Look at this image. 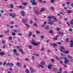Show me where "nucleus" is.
Instances as JSON below:
<instances>
[{
    "label": "nucleus",
    "mask_w": 73,
    "mask_h": 73,
    "mask_svg": "<svg viewBox=\"0 0 73 73\" xmlns=\"http://www.w3.org/2000/svg\"><path fill=\"white\" fill-rule=\"evenodd\" d=\"M66 4L67 5H69V4H70V3L69 2H67L66 3Z\"/></svg>",
    "instance_id": "nucleus-43"
},
{
    "label": "nucleus",
    "mask_w": 73,
    "mask_h": 73,
    "mask_svg": "<svg viewBox=\"0 0 73 73\" xmlns=\"http://www.w3.org/2000/svg\"><path fill=\"white\" fill-rule=\"evenodd\" d=\"M60 48L61 49H64L65 48V47L63 46H61L60 47Z\"/></svg>",
    "instance_id": "nucleus-19"
},
{
    "label": "nucleus",
    "mask_w": 73,
    "mask_h": 73,
    "mask_svg": "<svg viewBox=\"0 0 73 73\" xmlns=\"http://www.w3.org/2000/svg\"><path fill=\"white\" fill-rule=\"evenodd\" d=\"M5 46H6L5 45H4L3 46V49H4V48H5Z\"/></svg>",
    "instance_id": "nucleus-60"
},
{
    "label": "nucleus",
    "mask_w": 73,
    "mask_h": 73,
    "mask_svg": "<svg viewBox=\"0 0 73 73\" xmlns=\"http://www.w3.org/2000/svg\"><path fill=\"white\" fill-rule=\"evenodd\" d=\"M64 63L65 64H68V63H69V60H68V59H66V60H65V61H64Z\"/></svg>",
    "instance_id": "nucleus-3"
},
{
    "label": "nucleus",
    "mask_w": 73,
    "mask_h": 73,
    "mask_svg": "<svg viewBox=\"0 0 73 73\" xmlns=\"http://www.w3.org/2000/svg\"><path fill=\"white\" fill-rule=\"evenodd\" d=\"M9 30H7V31H5L4 33L5 34H6V33H9Z\"/></svg>",
    "instance_id": "nucleus-13"
},
{
    "label": "nucleus",
    "mask_w": 73,
    "mask_h": 73,
    "mask_svg": "<svg viewBox=\"0 0 73 73\" xmlns=\"http://www.w3.org/2000/svg\"><path fill=\"white\" fill-rule=\"evenodd\" d=\"M34 25L35 27H37V24L36 23L34 24Z\"/></svg>",
    "instance_id": "nucleus-53"
},
{
    "label": "nucleus",
    "mask_w": 73,
    "mask_h": 73,
    "mask_svg": "<svg viewBox=\"0 0 73 73\" xmlns=\"http://www.w3.org/2000/svg\"><path fill=\"white\" fill-rule=\"evenodd\" d=\"M15 54H16V55L17 56H19V54L18 53H15Z\"/></svg>",
    "instance_id": "nucleus-59"
},
{
    "label": "nucleus",
    "mask_w": 73,
    "mask_h": 73,
    "mask_svg": "<svg viewBox=\"0 0 73 73\" xmlns=\"http://www.w3.org/2000/svg\"><path fill=\"white\" fill-rule=\"evenodd\" d=\"M31 44H33L34 45V46H37L38 45V44H40V42H38V43H37L35 42H31Z\"/></svg>",
    "instance_id": "nucleus-1"
},
{
    "label": "nucleus",
    "mask_w": 73,
    "mask_h": 73,
    "mask_svg": "<svg viewBox=\"0 0 73 73\" xmlns=\"http://www.w3.org/2000/svg\"><path fill=\"white\" fill-rule=\"evenodd\" d=\"M40 64H41V65H45V63L42 62H41Z\"/></svg>",
    "instance_id": "nucleus-36"
},
{
    "label": "nucleus",
    "mask_w": 73,
    "mask_h": 73,
    "mask_svg": "<svg viewBox=\"0 0 73 73\" xmlns=\"http://www.w3.org/2000/svg\"><path fill=\"white\" fill-rule=\"evenodd\" d=\"M54 61H55L54 60V59H51V61L52 62H54Z\"/></svg>",
    "instance_id": "nucleus-23"
},
{
    "label": "nucleus",
    "mask_w": 73,
    "mask_h": 73,
    "mask_svg": "<svg viewBox=\"0 0 73 73\" xmlns=\"http://www.w3.org/2000/svg\"><path fill=\"white\" fill-rule=\"evenodd\" d=\"M53 70L54 71V72H55L56 70V69L55 68H53Z\"/></svg>",
    "instance_id": "nucleus-45"
},
{
    "label": "nucleus",
    "mask_w": 73,
    "mask_h": 73,
    "mask_svg": "<svg viewBox=\"0 0 73 73\" xmlns=\"http://www.w3.org/2000/svg\"><path fill=\"white\" fill-rule=\"evenodd\" d=\"M53 67L52 65L50 64L48 66V68L49 69H52V67Z\"/></svg>",
    "instance_id": "nucleus-4"
},
{
    "label": "nucleus",
    "mask_w": 73,
    "mask_h": 73,
    "mask_svg": "<svg viewBox=\"0 0 73 73\" xmlns=\"http://www.w3.org/2000/svg\"><path fill=\"white\" fill-rule=\"evenodd\" d=\"M9 40H11L12 39V38L11 36H10L9 38Z\"/></svg>",
    "instance_id": "nucleus-30"
},
{
    "label": "nucleus",
    "mask_w": 73,
    "mask_h": 73,
    "mask_svg": "<svg viewBox=\"0 0 73 73\" xmlns=\"http://www.w3.org/2000/svg\"><path fill=\"white\" fill-rule=\"evenodd\" d=\"M63 60H66L67 59V58H66L65 57H63Z\"/></svg>",
    "instance_id": "nucleus-46"
},
{
    "label": "nucleus",
    "mask_w": 73,
    "mask_h": 73,
    "mask_svg": "<svg viewBox=\"0 0 73 73\" xmlns=\"http://www.w3.org/2000/svg\"><path fill=\"white\" fill-rule=\"evenodd\" d=\"M22 21L24 23H27V22L25 20H24V19H23Z\"/></svg>",
    "instance_id": "nucleus-38"
},
{
    "label": "nucleus",
    "mask_w": 73,
    "mask_h": 73,
    "mask_svg": "<svg viewBox=\"0 0 73 73\" xmlns=\"http://www.w3.org/2000/svg\"><path fill=\"white\" fill-rule=\"evenodd\" d=\"M35 1V0H30V1L32 3H34Z\"/></svg>",
    "instance_id": "nucleus-26"
},
{
    "label": "nucleus",
    "mask_w": 73,
    "mask_h": 73,
    "mask_svg": "<svg viewBox=\"0 0 73 73\" xmlns=\"http://www.w3.org/2000/svg\"><path fill=\"white\" fill-rule=\"evenodd\" d=\"M14 32H16V33H17V32H18L19 31H18L16 30H14Z\"/></svg>",
    "instance_id": "nucleus-35"
},
{
    "label": "nucleus",
    "mask_w": 73,
    "mask_h": 73,
    "mask_svg": "<svg viewBox=\"0 0 73 73\" xmlns=\"http://www.w3.org/2000/svg\"><path fill=\"white\" fill-rule=\"evenodd\" d=\"M36 33H40L39 32V31H36Z\"/></svg>",
    "instance_id": "nucleus-44"
},
{
    "label": "nucleus",
    "mask_w": 73,
    "mask_h": 73,
    "mask_svg": "<svg viewBox=\"0 0 73 73\" xmlns=\"http://www.w3.org/2000/svg\"><path fill=\"white\" fill-rule=\"evenodd\" d=\"M68 13H72V11L70 10H68Z\"/></svg>",
    "instance_id": "nucleus-22"
},
{
    "label": "nucleus",
    "mask_w": 73,
    "mask_h": 73,
    "mask_svg": "<svg viewBox=\"0 0 73 73\" xmlns=\"http://www.w3.org/2000/svg\"><path fill=\"white\" fill-rule=\"evenodd\" d=\"M34 13L36 15H38V12L35 11Z\"/></svg>",
    "instance_id": "nucleus-25"
},
{
    "label": "nucleus",
    "mask_w": 73,
    "mask_h": 73,
    "mask_svg": "<svg viewBox=\"0 0 73 73\" xmlns=\"http://www.w3.org/2000/svg\"><path fill=\"white\" fill-rule=\"evenodd\" d=\"M6 63H7V62H4L3 64V65H5V64H6Z\"/></svg>",
    "instance_id": "nucleus-49"
},
{
    "label": "nucleus",
    "mask_w": 73,
    "mask_h": 73,
    "mask_svg": "<svg viewBox=\"0 0 73 73\" xmlns=\"http://www.w3.org/2000/svg\"><path fill=\"white\" fill-rule=\"evenodd\" d=\"M25 60L26 61H29V59H28L26 58L25 59Z\"/></svg>",
    "instance_id": "nucleus-50"
},
{
    "label": "nucleus",
    "mask_w": 73,
    "mask_h": 73,
    "mask_svg": "<svg viewBox=\"0 0 73 73\" xmlns=\"http://www.w3.org/2000/svg\"><path fill=\"white\" fill-rule=\"evenodd\" d=\"M54 19L55 21H57L58 20L57 19V18H56V17H55V18H54Z\"/></svg>",
    "instance_id": "nucleus-27"
},
{
    "label": "nucleus",
    "mask_w": 73,
    "mask_h": 73,
    "mask_svg": "<svg viewBox=\"0 0 73 73\" xmlns=\"http://www.w3.org/2000/svg\"><path fill=\"white\" fill-rule=\"evenodd\" d=\"M38 1L40 3H42V1L41 0H38Z\"/></svg>",
    "instance_id": "nucleus-51"
},
{
    "label": "nucleus",
    "mask_w": 73,
    "mask_h": 73,
    "mask_svg": "<svg viewBox=\"0 0 73 73\" xmlns=\"http://www.w3.org/2000/svg\"><path fill=\"white\" fill-rule=\"evenodd\" d=\"M51 10H52V11H54V8L53 7H51Z\"/></svg>",
    "instance_id": "nucleus-16"
},
{
    "label": "nucleus",
    "mask_w": 73,
    "mask_h": 73,
    "mask_svg": "<svg viewBox=\"0 0 73 73\" xmlns=\"http://www.w3.org/2000/svg\"><path fill=\"white\" fill-rule=\"evenodd\" d=\"M59 69H60V72H62V68L60 67Z\"/></svg>",
    "instance_id": "nucleus-39"
},
{
    "label": "nucleus",
    "mask_w": 73,
    "mask_h": 73,
    "mask_svg": "<svg viewBox=\"0 0 73 73\" xmlns=\"http://www.w3.org/2000/svg\"><path fill=\"white\" fill-rule=\"evenodd\" d=\"M32 35V33L31 32H30L29 33V37H30V36H31V35Z\"/></svg>",
    "instance_id": "nucleus-15"
},
{
    "label": "nucleus",
    "mask_w": 73,
    "mask_h": 73,
    "mask_svg": "<svg viewBox=\"0 0 73 73\" xmlns=\"http://www.w3.org/2000/svg\"><path fill=\"white\" fill-rule=\"evenodd\" d=\"M56 29H57V31H60V29L58 27H56Z\"/></svg>",
    "instance_id": "nucleus-61"
},
{
    "label": "nucleus",
    "mask_w": 73,
    "mask_h": 73,
    "mask_svg": "<svg viewBox=\"0 0 73 73\" xmlns=\"http://www.w3.org/2000/svg\"><path fill=\"white\" fill-rule=\"evenodd\" d=\"M70 48H73V44L72 43H70Z\"/></svg>",
    "instance_id": "nucleus-18"
},
{
    "label": "nucleus",
    "mask_w": 73,
    "mask_h": 73,
    "mask_svg": "<svg viewBox=\"0 0 73 73\" xmlns=\"http://www.w3.org/2000/svg\"><path fill=\"white\" fill-rule=\"evenodd\" d=\"M32 4L34 5H36V3L34 2L32 3Z\"/></svg>",
    "instance_id": "nucleus-24"
},
{
    "label": "nucleus",
    "mask_w": 73,
    "mask_h": 73,
    "mask_svg": "<svg viewBox=\"0 0 73 73\" xmlns=\"http://www.w3.org/2000/svg\"><path fill=\"white\" fill-rule=\"evenodd\" d=\"M70 23L72 25H73V23L72 22L70 21Z\"/></svg>",
    "instance_id": "nucleus-64"
},
{
    "label": "nucleus",
    "mask_w": 73,
    "mask_h": 73,
    "mask_svg": "<svg viewBox=\"0 0 73 73\" xmlns=\"http://www.w3.org/2000/svg\"><path fill=\"white\" fill-rule=\"evenodd\" d=\"M25 71L26 73H29V70L28 69H26L25 70Z\"/></svg>",
    "instance_id": "nucleus-14"
},
{
    "label": "nucleus",
    "mask_w": 73,
    "mask_h": 73,
    "mask_svg": "<svg viewBox=\"0 0 73 73\" xmlns=\"http://www.w3.org/2000/svg\"><path fill=\"white\" fill-rule=\"evenodd\" d=\"M55 2V0H51L50 1V2L51 3H54Z\"/></svg>",
    "instance_id": "nucleus-17"
},
{
    "label": "nucleus",
    "mask_w": 73,
    "mask_h": 73,
    "mask_svg": "<svg viewBox=\"0 0 73 73\" xmlns=\"http://www.w3.org/2000/svg\"><path fill=\"white\" fill-rule=\"evenodd\" d=\"M42 68H44V66H42V65H41V64H40L38 66V68H40V67Z\"/></svg>",
    "instance_id": "nucleus-10"
},
{
    "label": "nucleus",
    "mask_w": 73,
    "mask_h": 73,
    "mask_svg": "<svg viewBox=\"0 0 73 73\" xmlns=\"http://www.w3.org/2000/svg\"><path fill=\"white\" fill-rule=\"evenodd\" d=\"M25 25L26 27H29V25L28 24H25Z\"/></svg>",
    "instance_id": "nucleus-41"
},
{
    "label": "nucleus",
    "mask_w": 73,
    "mask_h": 73,
    "mask_svg": "<svg viewBox=\"0 0 73 73\" xmlns=\"http://www.w3.org/2000/svg\"><path fill=\"white\" fill-rule=\"evenodd\" d=\"M10 16H12L13 17H15L16 16V15L15 14H12V13H10Z\"/></svg>",
    "instance_id": "nucleus-2"
},
{
    "label": "nucleus",
    "mask_w": 73,
    "mask_h": 73,
    "mask_svg": "<svg viewBox=\"0 0 73 73\" xmlns=\"http://www.w3.org/2000/svg\"><path fill=\"white\" fill-rule=\"evenodd\" d=\"M19 7L21 9L23 8V7H22L21 5H20L19 6Z\"/></svg>",
    "instance_id": "nucleus-54"
},
{
    "label": "nucleus",
    "mask_w": 73,
    "mask_h": 73,
    "mask_svg": "<svg viewBox=\"0 0 73 73\" xmlns=\"http://www.w3.org/2000/svg\"><path fill=\"white\" fill-rule=\"evenodd\" d=\"M60 54L62 56H64V54H63L60 53Z\"/></svg>",
    "instance_id": "nucleus-57"
},
{
    "label": "nucleus",
    "mask_w": 73,
    "mask_h": 73,
    "mask_svg": "<svg viewBox=\"0 0 73 73\" xmlns=\"http://www.w3.org/2000/svg\"><path fill=\"white\" fill-rule=\"evenodd\" d=\"M49 27L48 26H47L45 27V29H49Z\"/></svg>",
    "instance_id": "nucleus-40"
},
{
    "label": "nucleus",
    "mask_w": 73,
    "mask_h": 73,
    "mask_svg": "<svg viewBox=\"0 0 73 73\" xmlns=\"http://www.w3.org/2000/svg\"><path fill=\"white\" fill-rule=\"evenodd\" d=\"M64 19L65 21H67L68 20V19H67V18H64Z\"/></svg>",
    "instance_id": "nucleus-56"
},
{
    "label": "nucleus",
    "mask_w": 73,
    "mask_h": 73,
    "mask_svg": "<svg viewBox=\"0 0 73 73\" xmlns=\"http://www.w3.org/2000/svg\"><path fill=\"white\" fill-rule=\"evenodd\" d=\"M33 37H34V38H35V37H36V36H35V35H33Z\"/></svg>",
    "instance_id": "nucleus-63"
},
{
    "label": "nucleus",
    "mask_w": 73,
    "mask_h": 73,
    "mask_svg": "<svg viewBox=\"0 0 73 73\" xmlns=\"http://www.w3.org/2000/svg\"><path fill=\"white\" fill-rule=\"evenodd\" d=\"M17 66H20V63H18L17 64Z\"/></svg>",
    "instance_id": "nucleus-32"
},
{
    "label": "nucleus",
    "mask_w": 73,
    "mask_h": 73,
    "mask_svg": "<svg viewBox=\"0 0 73 73\" xmlns=\"http://www.w3.org/2000/svg\"><path fill=\"white\" fill-rule=\"evenodd\" d=\"M58 34H59V35H60V34L61 36H64V33L63 32H61V33H60V32H59Z\"/></svg>",
    "instance_id": "nucleus-9"
},
{
    "label": "nucleus",
    "mask_w": 73,
    "mask_h": 73,
    "mask_svg": "<svg viewBox=\"0 0 73 73\" xmlns=\"http://www.w3.org/2000/svg\"><path fill=\"white\" fill-rule=\"evenodd\" d=\"M9 65L10 66H13V64L11 63Z\"/></svg>",
    "instance_id": "nucleus-21"
},
{
    "label": "nucleus",
    "mask_w": 73,
    "mask_h": 73,
    "mask_svg": "<svg viewBox=\"0 0 73 73\" xmlns=\"http://www.w3.org/2000/svg\"><path fill=\"white\" fill-rule=\"evenodd\" d=\"M68 31H70V32H72V31H73V29H69L68 30Z\"/></svg>",
    "instance_id": "nucleus-28"
},
{
    "label": "nucleus",
    "mask_w": 73,
    "mask_h": 73,
    "mask_svg": "<svg viewBox=\"0 0 73 73\" xmlns=\"http://www.w3.org/2000/svg\"><path fill=\"white\" fill-rule=\"evenodd\" d=\"M1 12L2 13H4V10H2L1 11Z\"/></svg>",
    "instance_id": "nucleus-62"
},
{
    "label": "nucleus",
    "mask_w": 73,
    "mask_h": 73,
    "mask_svg": "<svg viewBox=\"0 0 73 73\" xmlns=\"http://www.w3.org/2000/svg\"><path fill=\"white\" fill-rule=\"evenodd\" d=\"M45 11V8H41V9L40 10V11L41 12H42V11Z\"/></svg>",
    "instance_id": "nucleus-6"
},
{
    "label": "nucleus",
    "mask_w": 73,
    "mask_h": 73,
    "mask_svg": "<svg viewBox=\"0 0 73 73\" xmlns=\"http://www.w3.org/2000/svg\"><path fill=\"white\" fill-rule=\"evenodd\" d=\"M0 54L1 56H3V55H4V54H5V53H4V52L2 51H1L0 52Z\"/></svg>",
    "instance_id": "nucleus-7"
},
{
    "label": "nucleus",
    "mask_w": 73,
    "mask_h": 73,
    "mask_svg": "<svg viewBox=\"0 0 73 73\" xmlns=\"http://www.w3.org/2000/svg\"><path fill=\"white\" fill-rule=\"evenodd\" d=\"M5 43V40H3L2 41V44H4Z\"/></svg>",
    "instance_id": "nucleus-42"
},
{
    "label": "nucleus",
    "mask_w": 73,
    "mask_h": 73,
    "mask_svg": "<svg viewBox=\"0 0 73 73\" xmlns=\"http://www.w3.org/2000/svg\"><path fill=\"white\" fill-rule=\"evenodd\" d=\"M12 35H13V36H15L16 35V34H15V33H12Z\"/></svg>",
    "instance_id": "nucleus-31"
},
{
    "label": "nucleus",
    "mask_w": 73,
    "mask_h": 73,
    "mask_svg": "<svg viewBox=\"0 0 73 73\" xmlns=\"http://www.w3.org/2000/svg\"><path fill=\"white\" fill-rule=\"evenodd\" d=\"M23 5L25 6L27 5V3H23Z\"/></svg>",
    "instance_id": "nucleus-33"
},
{
    "label": "nucleus",
    "mask_w": 73,
    "mask_h": 73,
    "mask_svg": "<svg viewBox=\"0 0 73 73\" xmlns=\"http://www.w3.org/2000/svg\"><path fill=\"white\" fill-rule=\"evenodd\" d=\"M63 52L64 53H65L66 54H69V51H68V50H66L65 51H63Z\"/></svg>",
    "instance_id": "nucleus-5"
},
{
    "label": "nucleus",
    "mask_w": 73,
    "mask_h": 73,
    "mask_svg": "<svg viewBox=\"0 0 73 73\" xmlns=\"http://www.w3.org/2000/svg\"><path fill=\"white\" fill-rule=\"evenodd\" d=\"M29 47L30 48H32V46H31V45H29Z\"/></svg>",
    "instance_id": "nucleus-47"
},
{
    "label": "nucleus",
    "mask_w": 73,
    "mask_h": 73,
    "mask_svg": "<svg viewBox=\"0 0 73 73\" xmlns=\"http://www.w3.org/2000/svg\"><path fill=\"white\" fill-rule=\"evenodd\" d=\"M40 38H42V39H43V38H44V36H40Z\"/></svg>",
    "instance_id": "nucleus-52"
},
{
    "label": "nucleus",
    "mask_w": 73,
    "mask_h": 73,
    "mask_svg": "<svg viewBox=\"0 0 73 73\" xmlns=\"http://www.w3.org/2000/svg\"><path fill=\"white\" fill-rule=\"evenodd\" d=\"M54 40H57V38H56V37H54Z\"/></svg>",
    "instance_id": "nucleus-55"
},
{
    "label": "nucleus",
    "mask_w": 73,
    "mask_h": 73,
    "mask_svg": "<svg viewBox=\"0 0 73 73\" xmlns=\"http://www.w3.org/2000/svg\"><path fill=\"white\" fill-rule=\"evenodd\" d=\"M54 23V21H52L51 22H48L49 24H50V25H52V24H53Z\"/></svg>",
    "instance_id": "nucleus-8"
},
{
    "label": "nucleus",
    "mask_w": 73,
    "mask_h": 73,
    "mask_svg": "<svg viewBox=\"0 0 73 73\" xmlns=\"http://www.w3.org/2000/svg\"><path fill=\"white\" fill-rule=\"evenodd\" d=\"M53 46H54L56 47L57 46V44L55 43H53Z\"/></svg>",
    "instance_id": "nucleus-29"
},
{
    "label": "nucleus",
    "mask_w": 73,
    "mask_h": 73,
    "mask_svg": "<svg viewBox=\"0 0 73 73\" xmlns=\"http://www.w3.org/2000/svg\"><path fill=\"white\" fill-rule=\"evenodd\" d=\"M67 57L69 58H70V59H72V57L70 55H68Z\"/></svg>",
    "instance_id": "nucleus-12"
},
{
    "label": "nucleus",
    "mask_w": 73,
    "mask_h": 73,
    "mask_svg": "<svg viewBox=\"0 0 73 73\" xmlns=\"http://www.w3.org/2000/svg\"><path fill=\"white\" fill-rule=\"evenodd\" d=\"M9 12H11L12 11H13V9H11L9 10Z\"/></svg>",
    "instance_id": "nucleus-58"
},
{
    "label": "nucleus",
    "mask_w": 73,
    "mask_h": 73,
    "mask_svg": "<svg viewBox=\"0 0 73 73\" xmlns=\"http://www.w3.org/2000/svg\"><path fill=\"white\" fill-rule=\"evenodd\" d=\"M66 40L67 42H69V38H66Z\"/></svg>",
    "instance_id": "nucleus-48"
},
{
    "label": "nucleus",
    "mask_w": 73,
    "mask_h": 73,
    "mask_svg": "<svg viewBox=\"0 0 73 73\" xmlns=\"http://www.w3.org/2000/svg\"><path fill=\"white\" fill-rule=\"evenodd\" d=\"M10 7L11 8H13V4H11L10 5Z\"/></svg>",
    "instance_id": "nucleus-11"
},
{
    "label": "nucleus",
    "mask_w": 73,
    "mask_h": 73,
    "mask_svg": "<svg viewBox=\"0 0 73 73\" xmlns=\"http://www.w3.org/2000/svg\"><path fill=\"white\" fill-rule=\"evenodd\" d=\"M13 52H14V53H16V52H17V50L16 49H14L13 50Z\"/></svg>",
    "instance_id": "nucleus-20"
},
{
    "label": "nucleus",
    "mask_w": 73,
    "mask_h": 73,
    "mask_svg": "<svg viewBox=\"0 0 73 73\" xmlns=\"http://www.w3.org/2000/svg\"><path fill=\"white\" fill-rule=\"evenodd\" d=\"M52 31H52V30H50L49 31V32L50 33H52Z\"/></svg>",
    "instance_id": "nucleus-37"
},
{
    "label": "nucleus",
    "mask_w": 73,
    "mask_h": 73,
    "mask_svg": "<svg viewBox=\"0 0 73 73\" xmlns=\"http://www.w3.org/2000/svg\"><path fill=\"white\" fill-rule=\"evenodd\" d=\"M56 58L57 60H60V59L59 58H58V57H57V56H56Z\"/></svg>",
    "instance_id": "nucleus-34"
}]
</instances>
